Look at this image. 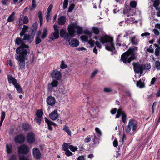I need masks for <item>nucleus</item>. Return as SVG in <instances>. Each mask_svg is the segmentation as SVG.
<instances>
[{"mask_svg":"<svg viewBox=\"0 0 160 160\" xmlns=\"http://www.w3.org/2000/svg\"><path fill=\"white\" fill-rule=\"evenodd\" d=\"M69 149L72 151L75 152L77 151L78 150V148L77 147H74L72 145H70L69 146Z\"/></svg>","mask_w":160,"mask_h":160,"instance_id":"c03bdc74","label":"nucleus"},{"mask_svg":"<svg viewBox=\"0 0 160 160\" xmlns=\"http://www.w3.org/2000/svg\"><path fill=\"white\" fill-rule=\"evenodd\" d=\"M29 22V20L27 16H24L23 19V22L24 24H27Z\"/></svg>","mask_w":160,"mask_h":160,"instance_id":"4d7b16f0","label":"nucleus"},{"mask_svg":"<svg viewBox=\"0 0 160 160\" xmlns=\"http://www.w3.org/2000/svg\"><path fill=\"white\" fill-rule=\"evenodd\" d=\"M75 5L74 4L72 3L71 4L68 8V12H72L74 8Z\"/></svg>","mask_w":160,"mask_h":160,"instance_id":"49530a36","label":"nucleus"},{"mask_svg":"<svg viewBox=\"0 0 160 160\" xmlns=\"http://www.w3.org/2000/svg\"><path fill=\"white\" fill-rule=\"evenodd\" d=\"M5 112L3 111H2L1 113V121L0 122V126L1 127L2 125V122L5 118Z\"/></svg>","mask_w":160,"mask_h":160,"instance_id":"2f4dec72","label":"nucleus"},{"mask_svg":"<svg viewBox=\"0 0 160 160\" xmlns=\"http://www.w3.org/2000/svg\"><path fill=\"white\" fill-rule=\"evenodd\" d=\"M88 43L90 45L91 47L92 48L94 47L95 43V41L92 39H90L88 41Z\"/></svg>","mask_w":160,"mask_h":160,"instance_id":"603ef678","label":"nucleus"},{"mask_svg":"<svg viewBox=\"0 0 160 160\" xmlns=\"http://www.w3.org/2000/svg\"><path fill=\"white\" fill-rule=\"evenodd\" d=\"M154 66L157 70H159L160 69V62L159 61H156L155 63Z\"/></svg>","mask_w":160,"mask_h":160,"instance_id":"37998d69","label":"nucleus"},{"mask_svg":"<svg viewBox=\"0 0 160 160\" xmlns=\"http://www.w3.org/2000/svg\"><path fill=\"white\" fill-rule=\"evenodd\" d=\"M132 65L133 66V69L134 72L137 73L142 74L143 71L145 70L144 66L143 65L141 64L138 62H133Z\"/></svg>","mask_w":160,"mask_h":160,"instance_id":"6e6552de","label":"nucleus"},{"mask_svg":"<svg viewBox=\"0 0 160 160\" xmlns=\"http://www.w3.org/2000/svg\"><path fill=\"white\" fill-rule=\"evenodd\" d=\"M38 28V24L37 22L34 23L32 25L30 29H32L35 31H37Z\"/></svg>","mask_w":160,"mask_h":160,"instance_id":"ea45409f","label":"nucleus"},{"mask_svg":"<svg viewBox=\"0 0 160 160\" xmlns=\"http://www.w3.org/2000/svg\"><path fill=\"white\" fill-rule=\"evenodd\" d=\"M69 44L73 47H77L79 45V42L76 39H73L70 42H69Z\"/></svg>","mask_w":160,"mask_h":160,"instance_id":"6ab92c4d","label":"nucleus"},{"mask_svg":"<svg viewBox=\"0 0 160 160\" xmlns=\"http://www.w3.org/2000/svg\"><path fill=\"white\" fill-rule=\"evenodd\" d=\"M138 48L136 47L129 48L121 55V60L125 64H130L132 61L136 59L135 51Z\"/></svg>","mask_w":160,"mask_h":160,"instance_id":"f257e3e1","label":"nucleus"},{"mask_svg":"<svg viewBox=\"0 0 160 160\" xmlns=\"http://www.w3.org/2000/svg\"><path fill=\"white\" fill-rule=\"evenodd\" d=\"M83 33L88 35L89 38H91L92 35V32L88 30H85L84 31H83Z\"/></svg>","mask_w":160,"mask_h":160,"instance_id":"a19ab883","label":"nucleus"},{"mask_svg":"<svg viewBox=\"0 0 160 160\" xmlns=\"http://www.w3.org/2000/svg\"><path fill=\"white\" fill-rule=\"evenodd\" d=\"M152 48V46L150 45L149 46V48L147 49V50L150 53H153L154 52V49Z\"/></svg>","mask_w":160,"mask_h":160,"instance_id":"5fc2aeb1","label":"nucleus"},{"mask_svg":"<svg viewBox=\"0 0 160 160\" xmlns=\"http://www.w3.org/2000/svg\"><path fill=\"white\" fill-rule=\"evenodd\" d=\"M63 130L66 132L68 136H71V131L68 126H64L63 128Z\"/></svg>","mask_w":160,"mask_h":160,"instance_id":"cd10ccee","label":"nucleus"},{"mask_svg":"<svg viewBox=\"0 0 160 160\" xmlns=\"http://www.w3.org/2000/svg\"><path fill=\"white\" fill-rule=\"evenodd\" d=\"M157 103H158L157 102V101L154 102H153L152 106V107L151 109H152V113L153 114L154 112V110H155L154 107H155L156 106Z\"/></svg>","mask_w":160,"mask_h":160,"instance_id":"13d9d810","label":"nucleus"},{"mask_svg":"<svg viewBox=\"0 0 160 160\" xmlns=\"http://www.w3.org/2000/svg\"><path fill=\"white\" fill-rule=\"evenodd\" d=\"M76 29L77 33L78 35L81 34L83 33V29L82 27L77 25Z\"/></svg>","mask_w":160,"mask_h":160,"instance_id":"473e14b6","label":"nucleus"},{"mask_svg":"<svg viewBox=\"0 0 160 160\" xmlns=\"http://www.w3.org/2000/svg\"><path fill=\"white\" fill-rule=\"evenodd\" d=\"M121 36V34L118 35V38L117 39V44L119 46H121L122 44L119 43L120 42H121V41L120 40V38Z\"/></svg>","mask_w":160,"mask_h":160,"instance_id":"052dcab7","label":"nucleus"},{"mask_svg":"<svg viewBox=\"0 0 160 160\" xmlns=\"http://www.w3.org/2000/svg\"><path fill=\"white\" fill-rule=\"evenodd\" d=\"M53 36L54 38L52 36L49 37L50 39L52 40V41H54L55 39H58L59 38V31H54L53 33Z\"/></svg>","mask_w":160,"mask_h":160,"instance_id":"412c9836","label":"nucleus"},{"mask_svg":"<svg viewBox=\"0 0 160 160\" xmlns=\"http://www.w3.org/2000/svg\"><path fill=\"white\" fill-rule=\"evenodd\" d=\"M123 112V111H122L121 108L119 109L118 110L117 113L116 115V118H119L120 115H122V112Z\"/></svg>","mask_w":160,"mask_h":160,"instance_id":"a18cd8bd","label":"nucleus"},{"mask_svg":"<svg viewBox=\"0 0 160 160\" xmlns=\"http://www.w3.org/2000/svg\"><path fill=\"white\" fill-rule=\"evenodd\" d=\"M91 140V137L90 135H88L85 139L84 142H88Z\"/></svg>","mask_w":160,"mask_h":160,"instance_id":"0e129e2a","label":"nucleus"},{"mask_svg":"<svg viewBox=\"0 0 160 160\" xmlns=\"http://www.w3.org/2000/svg\"><path fill=\"white\" fill-rule=\"evenodd\" d=\"M46 102L48 105L51 106H53L56 103V100L54 97L50 95L48 97Z\"/></svg>","mask_w":160,"mask_h":160,"instance_id":"4468645a","label":"nucleus"},{"mask_svg":"<svg viewBox=\"0 0 160 160\" xmlns=\"http://www.w3.org/2000/svg\"><path fill=\"white\" fill-rule=\"evenodd\" d=\"M42 118L36 117L34 119V121L37 123L38 125H40L41 124V122Z\"/></svg>","mask_w":160,"mask_h":160,"instance_id":"58836bf2","label":"nucleus"},{"mask_svg":"<svg viewBox=\"0 0 160 160\" xmlns=\"http://www.w3.org/2000/svg\"><path fill=\"white\" fill-rule=\"evenodd\" d=\"M48 34V31L46 28H44L43 31L41 38L42 39H44L47 36Z\"/></svg>","mask_w":160,"mask_h":160,"instance_id":"c756f323","label":"nucleus"},{"mask_svg":"<svg viewBox=\"0 0 160 160\" xmlns=\"http://www.w3.org/2000/svg\"><path fill=\"white\" fill-rule=\"evenodd\" d=\"M58 114L57 110L51 112L49 114V116L51 119L52 120H55L58 118Z\"/></svg>","mask_w":160,"mask_h":160,"instance_id":"dca6fc26","label":"nucleus"},{"mask_svg":"<svg viewBox=\"0 0 160 160\" xmlns=\"http://www.w3.org/2000/svg\"><path fill=\"white\" fill-rule=\"evenodd\" d=\"M138 127L136 121L133 119H131L129 120L128 125L125 128V132L127 133H128L130 132L132 128V131L134 132L136 130Z\"/></svg>","mask_w":160,"mask_h":160,"instance_id":"20e7f679","label":"nucleus"},{"mask_svg":"<svg viewBox=\"0 0 160 160\" xmlns=\"http://www.w3.org/2000/svg\"><path fill=\"white\" fill-rule=\"evenodd\" d=\"M122 122L124 123H125L126 122V119H127V115L126 114L125 112L123 111L122 112Z\"/></svg>","mask_w":160,"mask_h":160,"instance_id":"c9c22d12","label":"nucleus"},{"mask_svg":"<svg viewBox=\"0 0 160 160\" xmlns=\"http://www.w3.org/2000/svg\"><path fill=\"white\" fill-rule=\"evenodd\" d=\"M30 151L29 147L24 144H22L18 148V152L20 154L27 155Z\"/></svg>","mask_w":160,"mask_h":160,"instance_id":"39448f33","label":"nucleus"},{"mask_svg":"<svg viewBox=\"0 0 160 160\" xmlns=\"http://www.w3.org/2000/svg\"><path fill=\"white\" fill-rule=\"evenodd\" d=\"M22 46L20 47L16 50V52L18 55L16 57V59L18 61L20 69H22L24 68L25 62V58L27 54H29L30 52L22 48Z\"/></svg>","mask_w":160,"mask_h":160,"instance_id":"f03ea898","label":"nucleus"},{"mask_svg":"<svg viewBox=\"0 0 160 160\" xmlns=\"http://www.w3.org/2000/svg\"><path fill=\"white\" fill-rule=\"evenodd\" d=\"M24 40L23 39H21L20 38H17L15 40V44L18 45H20L17 49H18L20 47L22 46V48L23 49L26 50L28 51V52H30V50L29 49V45L26 44L23 42Z\"/></svg>","mask_w":160,"mask_h":160,"instance_id":"0eeeda50","label":"nucleus"},{"mask_svg":"<svg viewBox=\"0 0 160 160\" xmlns=\"http://www.w3.org/2000/svg\"><path fill=\"white\" fill-rule=\"evenodd\" d=\"M15 14V12H14L9 16L8 19V22H11L14 21L15 20V17H14Z\"/></svg>","mask_w":160,"mask_h":160,"instance_id":"4be33fe9","label":"nucleus"},{"mask_svg":"<svg viewBox=\"0 0 160 160\" xmlns=\"http://www.w3.org/2000/svg\"><path fill=\"white\" fill-rule=\"evenodd\" d=\"M80 38L82 41H84L86 42H88V37L86 35H82L81 36Z\"/></svg>","mask_w":160,"mask_h":160,"instance_id":"de8ad7c7","label":"nucleus"},{"mask_svg":"<svg viewBox=\"0 0 160 160\" xmlns=\"http://www.w3.org/2000/svg\"><path fill=\"white\" fill-rule=\"evenodd\" d=\"M27 142L29 144H32L35 141V137L34 133L32 132L28 133L26 137Z\"/></svg>","mask_w":160,"mask_h":160,"instance_id":"9d476101","label":"nucleus"},{"mask_svg":"<svg viewBox=\"0 0 160 160\" xmlns=\"http://www.w3.org/2000/svg\"><path fill=\"white\" fill-rule=\"evenodd\" d=\"M100 42L102 44L107 43L105 45V49L109 51H113L115 49L113 38L109 36L105 35L103 37H100L99 39Z\"/></svg>","mask_w":160,"mask_h":160,"instance_id":"7ed1b4c3","label":"nucleus"},{"mask_svg":"<svg viewBox=\"0 0 160 160\" xmlns=\"http://www.w3.org/2000/svg\"><path fill=\"white\" fill-rule=\"evenodd\" d=\"M160 1H154L153 3V6L155 8L156 10H158L159 8H158V6L160 4Z\"/></svg>","mask_w":160,"mask_h":160,"instance_id":"09e8293b","label":"nucleus"},{"mask_svg":"<svg viewBox=\"0 0 160 160\" xmlns=\"http://www.w3.org/2000/svg\"><path fill=\"white\" fill-rule=\"evenodd\" d=\"M67 66L65 64L64 61H62L61 64L60 65V68L62 69H64L66 68Z\"/></svg>","mask_w":160,"mask_h":160,"instance_id":"6e6d98bb","label":"nucleus"},{"mask_svg":"<svg viewBox=\"0 0 160 160\" xmlns=\"http://www.w3.org/2000/svg\"><path fill=\"white\" fill-rule=\"evenodd\" d=\"M43 114V112L42 109L37 110L36 115L37 117L42 118V116Z\"/></svg>","mask_w":160,"mask_h":160,"instance_id":"72a5a7b5","label":"nucleus"},{"mask_svg":"<svg viewBox=\"0 0 160 160\" xmlns=\"http://www.w3.org/2000/svg\"><path fill=\"white\" fill-rule=\"evenodd\" d=\"M32 153L34 158L35 159H39L41 158V153L38 148H34L32 150Z\"/></svg>","mask_w":160,"mask_h":160,"instance_id":"ddd939ff","label":"nucleus"},{"mask_svg":"<svg viewBox=\"0 0 160 160\" xmlns=\"http://www.w3.org/2000/svg\"><path fill=\"white\" fill-rule=\"evenodd\" d=\"M16 88L17 91L19 93H23L22 89L20 85V84L18 83L14 86Z\"/></svg>","mask_w":160,"mask_h":160,"instance_id":"b1692460","label":"nucleus"},{"mask_svg":"<svg viewBox=\"0 0 160 160\" xmlns=\"http://www.w3.org/2000/svg\"><path fill=\"white\" fill-rule=\"evenodd\" d=\"M28 26L24 25L22 30L25 32H26L28 31Z\"/></svg>","mask_w":160,"mask_h":160,"instance_id":"69168bd1","label":"nucleus"},{"mask_svg":"<svg viewBox=\"0 0 160 160\" xmlns=\"http://www.w3.org/2000/svg\"><path fill=\"white\" fill-rule=\"evenodd\" d=\"M19 160H29V158L28 157H26L24 155L19 156Z\"/></svg>","mask_w":160,"mask_h":160,"instance_id":"864d4df0","label":"nucleus"},{"mask_svg":"<svg viewBox=\"0 0 160 160\" xmlns=\"http://www.w3.org/2000/svg\"><path fill=\"white\" fill-rule=\"evenodd\" d=\"M42 41L40 37H36L35 38V43L36 45H38Z\"/></svg>","mask_w":160,"mask_h":160,"instance_id":"79ce46f5","label":"nucleus"},{"mask_svg":"<svg viewBox=\"0 0 160 160\" xmlns=\"http://www.w3.org/2000/svg\"><path fill=\"white\" fill-rule=\"evenodd\" d=\"M160 51L158 48H156L155 50V55L156 56L158 57L160 55Z\"/></svg>","mask_w":160,"mask_h":160,"instance_id":"774afa93","label":"nucleus"},{"mask_svg":"<svg viewBox=\"0 0 160 160\" xmlns=\"http://www.w3.org/2000/svg\"><path fill=\"white\" fill-rule=\"evenodd\" d=\"M45 121L47 123L48 126L53 125L54 126H57V125L53 122L49 120L47 117H45Z\"/></svg>","mask_w":160,"mask_h":160,"instance_id":"393cba45","label":"nucleus"},{"mask_svg":"<svg viewBox=\"0 0 160 160\" xmlns=\"http://www.w3.org/2000/svg\"><path fill=\"white\" fill-rule=\"evenodd\" d=\"M51 76L53 79L60 80L62 78L61 72L57 70H54L51 73Z\"/></svg>","mask_w":160,"mask_h":160,"instance_id":"9b49d317","label":"nucleus"},{"mask_svg":"<svg viewBox=\"0 0 160 160\" xmlns=\"http://www.w3.org/2000/svg\"><path fill=\"white\" fill-rule=\"evenodd\" d=\"M7 78L9 83L12 84L14 86L18 83L17 80L13 77L9 75H8Z\"/></svg>","mask_w":160,"mask_h":160,"instance_id":"f3484780","label":"nucleus"},{"mask_svg":"<svg viewBox=\"0 0 160 160\" xmlns=\"http://www.w3.org/2000/svg\"><path fill=\"white\" fill-rule=\"evenodd\" d=\"M62 150L65 151L68 150L69 148V146L68 143H67L66 142H64L63 144L62 145Z\"/></svg>","mask_w":160,"mask_h":160,"instance_id":"f704fd0d","label":"nucleus"},{"mask_svg":"<svg viewBox=\"0 0 160 160\" xmlns=\"http://www.w3.org/2000/svg\"><path fill=\"white\" fill-rule=\"evenodd\" d=\"M92 30L93 32L96 35H98L100 32L99 28L97 27H93Z\"/></svg>","mask_w":160,"mask_h":160,"instance_id":"4c0bfd02","label":"nucleus"},{"mask_svg":"<svg viewBox=\"0 0 160 160\" xmlns=\"http://www.w3.org/2000/svg\"><path fill=\"white\" fill-rule=\"evenodd\" d=\"M75 37L73 35H71L70 33H67L64 37L65 40L68 42V43L70 42L71 38Z\"/></svg>","mask_w":160,"mask_h":160,"instance_id":"bb28decb","label":"nucleus"},{"mask_svg":"<svg viewBox=\"0 0 160 160\" xmlns=\"http://www.w3.org/2000/svg\"><path fill=\"white\" fill-rule=\"evenodd\" d=\"M131 43L133 45H137L138 44V41L135 36H133L130 39Z\"/></svg>","mask_w":160,"mask_h":160,"instance_id":"5701e85b","label":"nucleus"},{"mask_svg":"<svg viewBox=\"0 0 160 160\" xmlns=\"http://www.w3.org/2000/svg\"><path fill=\"white\" fill-rule=\"evenodd\" d=\"M38 17L40 21V25H42L43 22L42 14L41 11H39L38 13Z\"/></svg>","mask_w":160,"mask_h":160,"instance_id":"7c9ffc66","label":"nucleus"},{"mask_svg":"<svg viewBox=\"0 0 160 160\" xmlns=\"http://www.w3.org/2000/svg\"><path fill=\"white\" fill-rule=\"evenodd\" d=\"M22 128L23 130L24 131H27L30 130L31 129V126L28 122L22 123Z\"/></svg>","mask_w":160,"mask_h":160,"instance_id":"a211bd4d","label":"nucleus"},{"mask_svg":"<svg viewBox=\"0 0 160 160\" xmlns=\"http://www.w3.org/2000/svg\"><path fill=\"white\" fill-rule=\"evenodd\" d=\"M67 33L66 31L64 29H61L60 30V34L61 38H64Z\"/></svg>","mask_w":160,"mask_h":160,"instance_id":"e433bc0d","label":"nucleus"},{"mask_svg":"<svg viewBox=\"0 0 160 160\" xmlns=\"http://www.w3.org/2000/svg\"><path fill=\"white\" fill-rule=\"evenodd\" d=\"M93 143L95 145L98 144L99 143V140L95 136H94V138L93 140Z\"/></svg>","mask_w":160,"mask_h":160,"instance_id":"3c124183","label":"nucleus"},{"mask_svg":"<svg viewBox=\"0 0 160 160\" xmlns=\"http://www.w3.org/2000/svg\"><path fill=\"white\" fill-rule=\"evenodd\" d=\"M17 156L15 154L12 155L9 159V160H17Z\"/></svg>","mask_w":160,"mask_h":160,"instance_id":"338daca9","label":"nucleus"},{"mask_svg":"<svg viewBox=\"0 0 160 160\" xmlns=\"http://www.w3.org/2000/svg\"><path fill=\"white\" fill-rule=\"evenodd\" d=\"M36 31L30 29L29 34L25 35L23 40H27L29 43H31L34 39Z\"/></svg>","mask_w":160,"mask_h":160,"instance_id":"423d86ee","label":"nucleus"},{"mask_svg":"<svg viewBox=\"0 0 160 160\" xmlns=\"http://www.w3.org/2000/svg\"><path fill=\"white\" fill-rule=\"evenodd\" d=\"M65 154L67 156L69 157L73 155L72 153L69 150L65 151Z\"/></svg>","mask_w":160,"mask_h":160,"instance_id":"680f3d73","label":"nucleus"},{"mask_svg":"<svg viewBox=\"0 0 160 160\" xmlns=\"http://www.w3.org/2000/svg\"><path fill=\"white\" fill-rule=\"evenodd\" d=\"M150 64L147 63L146 64L143 65V66H144L145 70L146 69L147 70H150L151 68V66L150 65Z\"/></svg>","mask_w":160,"mask_h":160,"instance_id":"e2e57ef3","label":"nucleus"},{"mask_svg":"<svg viewBox=\"0 0 160 160\" xmlns=\"http://www.w3.org/2000/svg\"><path fill=\"white\" fill-rule=\"evenodd\" d=\"M58 80H56V79H53L51 83L48 84V90L51 91L53 87H56L58 86Z\"/></svg>","mask_w":160,"mask_h":160,"instance_id":"2eb2a0df","label":"nucleus"},{"mask_svg":"<svg viewBox=\"0 0 160 160\" xmlns=\"http://www.w3.org/2000/svg\"><path fill=\"white\" fill-rule=\"evenodd\" d=\"M6 152L8 154H10L12 153V146L11 144H6Z\"/></svg>","mask_w":160,"mask_h":160,"instance_id":"a878e982","label":"nucleus"},{"mask_svg":"<svg viewBox=\"0 0 160 160\" xmlns=\"http://www.w3.org/2000/svg\"><path fill=\"white\" fill-rule=\"evenodd\" d=\"M130 5L131 7L135 8L137 6V2L135 1H131L130 3Z\"/></svg>","mask_w":160,"mask_h":160,"instance_id":"8fccbe9b","label":"nucleus"},{"mask_svg":"<svg viewBox=\"0 0 160 160\" xmlns=\"http://www.w3.org/2000/svg\"><path fill=\"white\" fill-rule=\"evenodd\" d=\"M77 25L76 23H73L68 26V30L69 33L75 36V29L76 28Z\"/></svg>","mask_w":160,"mask_h":160,"instance_id":"f8f14e48","label":"nucleus"},{"mask_svg":"<svg viewBox=\"0 0 160 160\" xmlns=\"http://www.w3.org/2000/svg\"><path fill=\"white\" fill-rule=\"evenodd\" d=\"M136 85L137 87H139L141 88H143L145 87V84L144 82L142 81L141 79H140L137 82Z\"/></svg>","mask_w":160,"mask_h":160,"instance_id":"c85d7f7f","label":"nucleus"},{"mask_svg":"<svg viewBox=\"0 0 160 160\" xmlns=\"http://www.w3.org/2000/svg\"><path fill=\"white\" fill-rule=\"evenodd\" d=\"M14 140L16 143L22 144L24 142L25 138L23 134H20L15 137Z\"/></svg>","mask_w":160,"mask_h":160,"instance_id":"1a4fd4ad","label":"nucleus"},{"mask_svg":"<svg viewBox=\"0 0 160 160\" xmlns=\"http://www.w3.org/2000/svg\"><path fill=\"white\" fill-rule=\"evenodd\" d=\"M66 21V17L64 16H62L58 18V23L60 25H62L65 24Z\"/></svg>","mask_w":160,"mask_h":160,"instance_id":"aec40b11","label":"nucleus"},{"mask_svg":"<svg viewBox=\"0 0 160 160\" xmlns=\"http://www.w3.org/2000/svg\"><path fill=\"white\" fill-rule=\"evenodd\" d=\"M68 1H66V0H64L63 6V8L64 9L67 8L68 5Z\"/></svg>","mask_w":160,"mask_h":160,"instance_id":"bf43d9fd","label":"nucleus"}]
</instances>
